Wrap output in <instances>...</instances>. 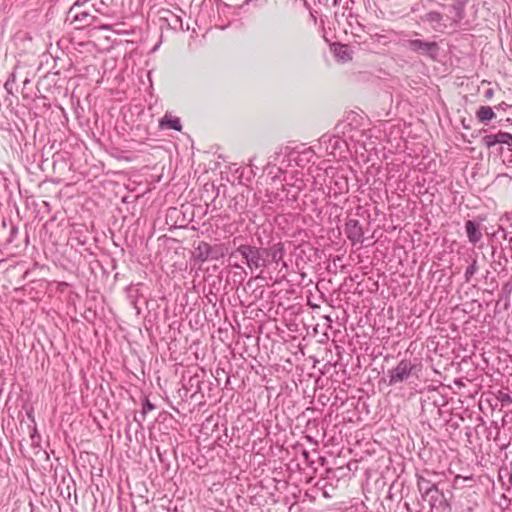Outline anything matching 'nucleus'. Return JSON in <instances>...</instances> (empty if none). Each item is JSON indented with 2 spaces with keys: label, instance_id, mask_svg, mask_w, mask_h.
Segmentation results:
<instances>
[{
  "label": "nucleus",
  "instance_id": "1",
  "mask_svg": "<svg viewBox=\"0 0 512 512\" xmlns=\"http://www.w3.org/2000/svg\"><path fill=\"white\" fill-rule=\"evenodd\" d=\"M235 253H239L242 256L251 271L263 269L268 265L266 259L268 251L266 249L249 244H241L237 247L235 252L230 254V257H233Z\"/></svg>",
  "mask_w": 512,
  "mask_h": 512
},
{
  "label": "nucleus",
  "instance_id": "2",
  "mask_svg": "<svg viewBox=\"0 0 512 512\" xmlns=\"http://www.w3.org/2000/svg\"><path fill=\"white\" fill-rule=\"evenodd\" d=\"M401 44L404 48L421 56H426L435 60L439 54V45L435 41H425L421 39H402Z\"/></svg>",
  "mask_w": 512,
  "mask_h": 512
},
{
  "label": "nucleus",
  "instance_id": "3",
  "mask_svg": "<svg viewBox=\"0 0 512 512\" xmlns=\"http://www.w3.org/2000/svg\"><path fill=\"white\" fill-rule=\"evenodd\" d=\"M416 368V364L412 363L409 359H402L396 367L388 370V384L395 386L402 383L410 378L413 371Z\"/></svg>",
  "mask_w": 512,
  "mask_h": 512
},
{
  "label": "nucleus",
  "instance_id": "4",
  "mask_svg": "<svg viewBox=\"0 0 512 512\" xmlns=\"http://www.w3.org/2000/svg\"><path fill=\"white\" fill-rule=\"evenodd\" d=\"M479 221L475 220H467L465 222V232L468 238V241L476 245L482 239V231H481V222L485 220V217H478Z\"/></svg>",
  "mask_w": 512,
  "mask_h": 512
},
{
  "label": "nucleus",
  "instance_id": "5",
  "mask_svg": "<svg viewBox=\"0 0 512 512\" xmlns=\"http://www.w3.org/2000/svg\"><path fill=\"white\" fill-rule=\"evenodd\" d=\"M347 238L353 243L363 242V230L357 219H349L345 225Z\"/></svg>",
  "mask_w": 512,
  "mask_h": 512
},
{
  "label": "nucleus",
  "instance_id": "6",
  "mask_svg": "<svg viewBox=\"0 0 512 512\" xmlns=\"http://www.w3.org/2000/svg\"><path fill=\"white\" fill-rule=\"evenodd\" d=\"M423 21L429 23L435 31H440L446 27L442 24L443 15L437 11H429L423 16Z\"/></svg>",
  "mask_w": 512,
  "mask_h": 512
},
{
  "label": "nucleus",
  "instance_id": "7",
  "mask_svg": "<svg viewBox=\"0 0 512 512\" xmlns=\"http://www.w3.org/2000/svg\"><path fill=\"white\" fill-rule=\"evenodd\" d=\"M417 486L419 491L422 493L423 497H427L431 495L432 492L438 493V487L436 484L431 483L428 479L423 476H418L417 478Z\"/></svg>",
  "mask_w": 512,
  "mask_h": 512
},
{
  "label": "nucleus",
  "instance_id": "8",
  "mask_svg": "<svg viewBox=\"0 0 512 512\" xmlns=\"http://www.w3.org/2000/svg\"><path fill=\"white\" fill-rule=\"evenodd\" d=\"M211 245L207 242L201 241L195 248V258L201 262H205L210 259L211 256Z\"/></svg>",
  "mask_w": 512,
  "mask_h": 512
},
{
  "label": "nucleus",
  "instance_id": "9",
  "mask_svg": "<svg viewBox=\"0 0 512 512\" xmlns=\"http://www.w3.org/2000/svg\"><path fill=\"white\" fill-rule=\"evenodd\" d=\"M160 126L162 128H168L173 129L175 131H181L182 125L181 121L178 117H174L168 114H165V116L160 120Z\"/></svg>",
  "mask_w": 512,
  "mask_h": 512
},
{
  "label": "nucleus",
  "instance_id": "10",
  "mask_svg": "<svg viewBox=\"0 0 512 512\" xmlns=\"http://www.w3.org/2000/svg\"><path fill=\"white\" fill-rule=\"evenodd\" d=\"M495 113L490 106H480L476 112V117L481 123H487L495 118Z\"/></svg>",
  "mask_w": 512,
  "mask_h": 512
},
{
  "label": "nucleus",
  "instance_id": "11",
  "mask_svg": "<svg viewBox=\"0 0 512 512\" xmlns=\"http://www.w3.org/2000/svg\"><path fill=\"white\" fill-rule=\"evenodd\" d=\"M335 56L342 62H347L352 59L351 51L347 45L339 44L334 47Z\"/></svg>",
  "mask_w": 512,
  "mask_h": 512
},
{
  "label": "nucleus",
  "instance_id": "12",
  "mask_svg": "<svg viewBox=\"0 0 512 512\" xmlns=\"http://www.w3.org/2000/svg\"><path fill=\"white\" fill-rule=\"evenodd\" d=\"M270 255L273 262L282 261L284 256V248L281 243L274 244L270 247Z\"/></svg>",
  "mask_w": 512,
  "mask_h": 512
},
{
  "label": "nucleus",
  "instance_id": "13",
  "mask_svg": "<svg viewBox=\"0 0 512 512\" xmlns=\"http://www.w3.org/2000/svg\"><path fill=\"white\" fill-rule=\"evenodd\" d=\"M97 19L96 16H93L91 15L90 13L88 12H81V13H78L74 16V21H77V22H82L84 23L85 25H90L92 24L95 20Z\"/></svg>",
  "mask_w": 512,
  "mask_h": 512
},
{
  "label": "nucleus",
  "instance_id": "14",
  "mask_svg": "<svg viewBox=\"0 0 512 512\" xmlns=\"http://www.w3.org/2000/svg\"><path fill=\"white\" fill-rule=\"evenodd\" d=\"M227 252V249L224 248L222 245H211L210 259L218 260L219 258L224 257L227 254Z\"/></svg>",
  "mask_w": 512,
  "mask_h": 512
},
{
  "label": "nucleus",
  "instance_id": "15",
  "mask_svg": "<svg viewBox=\"0 0 512 512\" xmlns=\"http://www.w3.org/2000/svg\"><path fill=\"white\" fill-rule=\"evenodd\" d=\"M478 271L477 260L473 259L471 264L466 268L464 273L465 281L469 282L471 277Z\"/></svg>",
  "mask_w": 512,
  "mask_h": 512
},
{
  "label": "nucleus",
  "instance_id": "16",
  "mask_svg": "<svg viewBox=\"0 0 512 512\" xmlns=\"http://www.w3.org/2000/svg\"><path fill=\"white\" fill-rule=\"evenodd\" d=\"M497 136L499 144H506L512 146V134L508 132H499L497 133Z\"/></svg>",
  "mask_w": 512,
  "mask_h": 512
},
{
  "label": "nucleus",
  "instance_id": "17",
  "mask_svg": "<svg viewBox=\"0 0 512 512\" xmlns=\"http://www.w3.org/2000/svg\"><path fill=\"white\" fill-rule=\"evenodd\" d=\"M482 142L488 148H491V147L495 146L496 144H499L497 134H489V135L484 136L482 138Z\"/></svg>",
  "mask_w": 512,
  "mask_h": 512
},
{
  "label": "nucleus",
  "instance_id": "18",
  "mask_svg": "<svg viewBox=\"0 0 512 512\" xmlns=\"http://www.w3.org/2000/svg\"><path fill=\"white\" fill-rule=\"evenodd\" d=\"M155 409V405L152 404L147 398L144 399L142 410L140 414L142 416V420H145L146 414Z\"/></svg>",
  "mask_w": 512,
  "mask_h": 512
},
{
  "label": "nucleus",
  "instance_id": "19",
  "mask_svg": "<svg viewBox=\"0 0 512 512\" xmlns=\"http://www.w3.org/2000/svg\"><path fill=\"white\" fill-rule=\"evenodd\" d=\"M453 10L455 11V17L458 20H462L464 18V5L461 2H457L453 4Z\"/></svg>",
  "mask_w": 512,
  "mask_h": 512
},
{
  "label": "nucleus",
  "instance_id": "20",
  "mask_svg": "<svg viewBox=\"0 0 512 512\" xmlns=\"http://www.w3.org/2000/svg\"><path fill=\"white\" fill-rule=\"evenodd\" d=\"M139 286H141V284H138L136 286H131L128 288V295L132 301H135V299L137 298Z\"/></svg>",
  "mask_w": 512,
  "mask_h": 512
},
{
  "label": "nucleus",
  "instance_id": "21",
  "mask_svg": "<svg viewBox=\"0 0 512 512\" xmlns=\"http://www.w3.org/2000/svg\"><path fill=\"white\" fill-rule=\"evenodd\" d=\"M134 419H135V421H137L140 425H141V423L144 421V420H142V416H141V414H140V413H139V416L135 415Z\"/></svg>",
  "mask_w": 512,
  "mask_h": 512
},
{
  "label": "nucleus",
  "instance_id": "22",
  "mask_svg": "<svg viewBox=\"0 0 512 512\" xmlns=\"http://www.w3.org/2000/svg\"><path fill=\"white\" fill-rule=\"evenodd\" d=\"M89 1H90V0H78V1L75 3V5H76V6H80V5H83V4H85V3L89 2Z\"/></svg>",
  "mask_w": 512,
  "mask_h": 512
},
{
  "label": "nucleus",
  "instance_id": "23",
  "mask_svg": "<svg viewBox=\"0 0 512 512\" xmlns=\"http://www.w3.org/2000/svg\"><path fill=\"white\" fill-rule=\"evenodd\" d=\"M508 482H509V488L508 490H512V472L509 474V477H508Z\"/></svg>",
  "mask_w": 512,
  "mask_h": 512
},
{
  "label": "nucleus",
  "instance_id": "24",
  "mask_svg": "<svg viewBox=\"0 0 512 512\" xmlns=\"http://www.w3.org/2000/svg\"><path fill=\"white\" fill-rule=\"evenodd\" d=\"M294 186H295L298 190H301V189H302V186H303V181H300L298 184H294Z\"/></svg>",
  "mask_w": 512,
  "mask_h": 512
},
{
  "label": "nucleus",
  "instance_id": "25",
  "mask_svg": "<svg viewBox=\"0 0 512 512\" xmlns=\"http://www.w3.org/2000/svg\"><path fill=\"white\" fill-rule=\"evenodd\" d=\"M101 29H103V30H110V25H107V24L102 25Z\"/></svg>",
  "mask_w": 512,
  "mask_h": 512
},
{
  "label": "nucleus",
  "instance_id": "26",
  "mask_svg": "<svg viewBox=\"0 0 512 512\" xmlns=\"http://www.w3.org/2000/svg\"><path fill=\"white\" fill-rule=\"evenodd\" d=\"M492 94H493L492 90H487V91H486V97H487V98L491 97V96H492Z\"/></svg>",
  "mask_w": 512,
  "mask_h": 512
},
{
  "label": "nucleus",
  "instance_id": "27",
  "mask_svg": "<svg viewBox=\"0 0 512 512\" xmlns=\"http://www.w3.org/2000/svg\"><path fill=\"white\" fill-rule=\"evenodd\" d=\"M501 497H502L505 501H507L508 503H510V502H511V500H510L509 498H507V496H506L505 494H503Z\"/></svg>",
  "mask_w": 512,
  "mask_h": 512
},
{
  "label": "nucleus",
  "instance_id": "28",
  "mask_svg": "<svg viewBox=\"0 0 512 512\" xmlns=\"http://www.w3.org/2000/svg\"><path fill=\"white\" fill-rule=\"evenodd\" d=\"M375 36H377V37H378V40H379V41H381V39H385V38H386V37H385V36H383V35H377V34H376Z\"/></svg>",
  "mask_w": 512,
  "mask_h": 512
},
{
  "label": "nucleus",
  "instance_id": "29",
  "mask_svg": "<svg viewBox=\"0 0 512 512\" xmlns=\"http://www.w3.org/2000/svg\"><path fill=\"white\" fill-rule=\"evenodd\" d=\"M293 156H294V153H291V154H290V158H289V160L296 161V158H295V157H293Z\"/></svg>",
  "mask_w": 512,
  "mask_h": 512
},
{
  "label": "nucleus",
  "instance_id": "30",
  "mask_svg": "<svg viewBox=\"0 0 512 512\" xmlns=\"http://www.w3.org/2000/svg\"><path fill=\"white\" fill-rule=\"evenodd\" d=\"M282 267L287 268V263L285 261H282Z\"/></svg>",
  "mask_w": 512,
  "mask_h": 512
},
{
  "label": "nucleus",
  "instance_id": "31",
  "mask_svg": "<svg viewBox=\"0 0 512 512\" xmlns=\"http://www.w3.org/2000/svg\"><path fill=\"white\" fill-rule=\"evenodd\" d=\"M414 36H419L420 34L418 32L413 33Z\"/></svg>",
  "mask_w": 512,
  "mask_h": 512
},
{
  "label": "nucleus",
  "instance_id": "32",
  "mask_svg": "<svg viewBox=\"0 0 512 512\" xmlns=\"http://www.w3.org/2000/svg\"><path fill=\"white\" fill-rule=\"evenodd\" d=\"M508 241L510 244H512V237H510Z\"/></svg>",
  "mask_w": 512,
  "mask_h": 512
}]
</instances>
